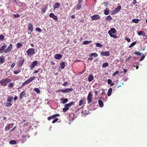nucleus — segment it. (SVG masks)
Listing matches in <instances>:
<instances>
[{
  "label": "nucleus",
  "mask_w": 147,
  "mask_h": 147,
  "mask_svg": "<svg viewBox=\"0 0 147 147\" xmlns=\"http://www.w3.org/2000/svg\"><path fill=\"white\" fill-rule=\"evenodd\" d=\"M60 100L62 102V103L63 104H64L67 103L68 101V100L67 98H61Z\"/></svg>",
  "instance_id": "20"
},
{
  "label": "nucleus",
  "mask_w": 147,
  "mask_h": 147,
  "mask_svg": "<svg viewBox=\"0 0 147 147\" xmlns=\"http://www.w3.org/2000/svg\"><path fill=\"white\" fill-rule=\"evenodd\" d=\"M109 10L108 9L106 8L105 11L104 13L105 15H108L109 13Z\"/></svg>",
  "instance_id": "31"
},
{
  "label": "nucleus",
  "mask_w": 147,
  "mask_h": 147,
  "mask_svg": "<svg viewBox=\"0 0 147 147\" xmlns=\"http://www.w3.org/2000/svg\"><path fill=\"white\" fill-rule=\"evenodd\" d=\"M98 103L100 107H103V102L102 100L99 99L98 100Z\"/></svg>",
  "instance_id": "22"
},
{
  "label": "nucleus",
  "mask_w": 147,
  "mask_h": 147,
  "mask_svg": "<svg viewBox=\"0 0 147 147\" xmlns=\"http://www.w3.org/2000/svg\"><path fill=\"white\" fill-rule=\"evenodd\" d=\"M109 64L107 62H106L103 64L102 65V67L105 68L108 66Z\"/></svg>",
  "instance_id": "34"
},
{
  "label": "nucleus",
  "mask_w": 147,
  "mask_h": 147,
  "mask_svg": "<svg viewBox=\"0 0 147 147\" xmlns=\"http://www.w3.org/2000/svg\"><path fill=\"white\" fill-rule=\"evenodd\" d=\"M74 103V102H72L66 104L64 105V106L67 108H69V107L72 105Z\"/></svg>",
  "instance_id": "17"
},
{
  "label": "nucleus",
  "mask_w": 147,
  "mask_h": 147,
  "mask_svg": "<svg viewBox=\"0 0 147 147\" xmlns=\"http://www.w3.org/2000/svg\"><path fill=\"white\" fill-rule=\"evenodd\" d=\"M106 19L107 20L110 21L112 19V18L110 15H109L107 17Z\"/></svg>",
  "instance_id": "42"
},
{
  "label": "nucleus",
  "mask_w": 147,
  "mask_h": 147,
  "mask_svg": "<svg viewBox=\"0 0 147 147\" xmlns=\"http://www.w3.org/2000/svg\"><path fill=\"white\" fill-rule=\"evenodd\" d=\"M100 55L102 56H108L110 55L109 52V51L102 52L100 53Z\"/></svg>",
  "instance_id": "12"
},
{
  "label": "nucleus",
  "mask_w": 147,
  "mask_h": 147,
  "mask_svg": "<svg viewBox=\"0 0 147 147\" xmlns=\"http://www.w3.org/2000/svg\"><path fill=\"white\" fill-rule=\"evenodd\" d=\"M12 47V45L11 44H10L7 48L4 51V52L5 53H8V52H10L11 50V48Z\"/></svg>",
  "instance_id": "8"
},
{
  "label": "nucleus",
  "mask_w": 147,
  "mask_h": 147,
  "mask_svg": "<svg viewBox=\"0 0 147 147\" xmlns=\"http://www.w3.org/2000/svg\"><path fill=\"white\" fill-rule=\"evenodd\" d=\"M11 80L9 78L3 79L0 81L1 85L3 86H6L7 84L11 82Z\"/></svg>",
  "instance_id": "1"
},
{
  "label": "nucleus",
  "mask_w": 147,
  "mask_h": 147,
  "mask_svg": "<svg viewBox=\"0 0 147 147\" xmlns=\"http://www.w3.org/2000/svg\"><path fill=\"white\" fill-rule=\"evenodd\" d=\"M63 86H65L69 85V83L67 82H65L63 84H62Z\"/></svg>",
  "instance_id": "48"
},
{
  "label": "nucleus",
  "mask_w": 147,
  "mask_h": 147,
  "mask_svg": "<svg viewBox=\"0 0 147 147\" xmlns=\"http://www.w3.org/2000/svg\"><path fill=\"white\" fill-rule=\"evenodd\" d=\"M5 104L7 107H11L12 105V104L11 102H6L5 103Z\"/></svg>",
  "instance_id": "29"
},
{
  "label": "nucleus",
  "mask_w": 147,
  "mask_h": 147,
  "mask_svg": "<svg viewBox=\"0 0 147 147\" xmlns=\"http://www.w3.org/2000/svg\"><path fill=\"white\" fill-rule=\"evenodd\" d=\"M22 46V45L20 43H18L17 44V47L18 48H20Z\"/></svg>",
  "instance_id": "44"
},
{
  "label": "nucleus",
  "mask_w": 147,
  "mask_h": 147,
  "mask_svg": "<svg viewBox=\"0 0 147 147\" xmlns=\"http://www.w3.org/2000/svg\"><path fill=\"white\" fill-rule=\"evenodd\" d=\"M25 94V93L23 91L20 94V99H21L24 96V95Z\"/></svg>",
  "instance_id": "26"
},
{
  "label": "nucleus",
  "mask_w": 147,
  "mask_h": 147,
  "mask_svg": "<svg viewBox=\"0 0 147 147\" xmlns=\"http://www.w3.org/2000/svg\"><path fill=\"white\" fill-rule=\"evenodd\" d=\"M35 30L36 31L38 32H41L42 31V30L39 28H36L35 29Z\"/></svg>",
  "instance_id": "43"
},
{
  "label": "nucleus",
  "mask_w": 147,
  "mask_h": 147,
  "mask_svg": "<svg viewBox=\"0 0 147 147\" xmlns=\"http://www.w3.org/2000/svg\"><path fill=\"white\" fill-rule=\"evenodd\" d=\"M14 86V84L12 83H9L8 85V87L9 89H11Z\"/></svg>",
  "instance_id": "37"
},
{
  "label": "nucleus",
  "mask_w": 147,
  "mask_h": 147,
  "mask_svg": "<svg viewBox=\"0 0 147 147\" xmlns=\"http://www.w3.org/2000/svg\"><path fill=\"white\" fill-rule=\"evenodd\" d=\"M132 21L135 23H138L139 21L138 19H133L132 20Z\"/></svg>",
  "instance_id": "36"
},
{
  "label": "nucleus",
  "mask_w": 147,
  "mask_h": 147,
  "mask_svg": "<svg viewBox=\"0 0 147 147\" xmlns=\"http://www.w3.org/2000/svg\"><path fill=\"white\" fill-rule=\"evenodd\" d=\"M38 64V61H34L32 62L30 66V69H32L34 68L35 66L37 65Z\"/></svg>",
  "instance_id": "9"
},
{
  "label": "nucleus",
  "mask_w": 147,
  "mask_h": 147,
  "mask_svg": "<svg viewBox=\"0 0 147 147\" xmlns=\"http://www.w3.org/2000/svg\"><path fill=\"white\" fill-rule=\"evenodd\" d=\"M73 90V89L72 88H67L65 90L61 89L60 90V91L61 92L63 93H68L69 92L72 91Z\"/></svg>",
  "instance_id": "5"
},
{
  "label": "nucleus",
  "mask_w": 147,
  "mask_h": 147,
  "mask_svg": "<svg viewBox=\"0 0 147 147\" xmlns=\"http://www.w3.org/2000/svg\"><path fill=\"white\" fill-rule=\"evenodd\" d=\"M91 18L93 20H96L100 18V16L97 14L94 15L92 16H91Z\"/></svg>",
  "instance_id": "11"
},
{
  "label": "nucleus",
  "mask_w": 147,
  "mask_h": 147,
  "mask_svg": "<svg viewBox=\"0 0 147 147\" xmlns=\"http://www.w3.org/2000/svg\"><path fill=\"white\" fill-rule=\"evenodd\" d=\"M63 57V55L60 54H56L55 55V58L57 60H59Z\"/></svg>",
  "instance_id": "15"
},
{
  "label": "nucleus",
  "mask_w": 147,
  "mask_h": 147,
  "mask_svg": "<svg viewBox=\"0 0 147 147\" xmlns=\"http://www.w3.org/2000/svg\"><path fill=\"white\" fill-rule=\"evenodd\" d=\"M93 59V58H92V57L89 58L88 59V60L90 61H91Z\"/></svg>",
  "instance_id": "62"
},
{
  "label": "nucleus",
  "mask_w": 147,
  "mask_h": 147,
  "mask_svg": "<svg viewBox=\"0 0 147 147\" xmlns=\"http://www.w3.org/2000/svg\"><path fill=\"white\" fill-rule=\"evenodd\" d=\"M13 99V97L12 96H8L7 98V100L6 101L7 102H12V100Z\"/></svg>",
  "instance_id": "21"
},
{
  "label": "nucleus",
  "mask_w": 147,
  "mask_h": 147,
  "mask_svg": "<svg viewBox=\"0 0 147 147\" xmlns=\"http://www.w3.org/2000/svg\"><path fill=\"white\" fill-rule=\"evenodd\" d=\"M111 37H113L114 38H117V37L115 35L111 34L110 35Z\"/></svg>",
  "instance_id": "50"
},
{
  "label": "nucleus",
  "mask_w": 147,
  "mask_h": 147,
  "mask_svg": "<svg viewBox=\"0 0 147 147\" xmlns=\"http://www.w3.org/2000/svg\"><path fill=\"white\" fill-rule=\"evenodd\" d=\"M24 61V60L23 59H20L18 61V64L17 66L18 67L22 66L23 64Z\"/></svg>",
  "instance_id": "10"
},
{
  "label": "nucleus",
  "mask_w": 147,
  "mask_h": 147,
  "mask_svg": "<svg viewBox=\"0 0 147 147\" xmlns=\"http://www.w3.org/2000/svg\"><path fill=\"white\" fill-rule=\"evenodd\" d=\"M137 43V41H135L132 42L129 46V48H131L134 46Z\"/></svg>",
  "instance_id": "33"
},
{
  "label": "nucleus",
  "mask_w": 147,
  "mask_h": 147,
  "mask_svg": "<svg viewBox=\"0 0 147 147\" xmlns=\"http://www.w3.org/2000/svg\"><path fill=\"white\" fill-rule=\"evenodd\" d=\"M144 33V32L142 31H140L138 32V34L139 35H141L143 34Z\"/></svg>",
  "instance_id": "46"
},
{
  "label": "nucleus",
  "mask_w": 147,
  "mask_h": 147,
  "mask_svg": "<svg viewBox=\"0 0 147 147\" xmlns=\"http://www.w3.org/2000/svg\"><path fill=\"white\" fill-rule=\"evenodd\" d=\"M13 16L15 18H19L20 17V15L19 14H13Z\"/></svg>",
  "instance_id": "47"
},
{
  "label": "nucleus",
  "mask_w": 147,
  "mask_h": 147,
  "mask_svg": "<svg viewBox=\"0 0 147 147\" xmlns=\"http://www.w3.org/2000/svg\"><path fill=\"white\" fill-rule=\"evenodd\" d=\"M28 30L32 32L33 30V27L31 23H30L28 25Z\"/></svg>",
  "instance_id": "13"
},
{
  "label": "nucleus",
  "mask_w": 147,
  "mask_h": 147,
  "mask_svg": "<svg viewBox=\"0 0 147 147\" xmlns=\"http://www.w3.org/2000/svg\"><path fill=\"white\" fill-rule=\"evenodd\" d=\"M112 89L111 88H109V89L108 90V93H107V95L108 96H110L111 94V93L112 92Z\"/></svg>",
  "instance_id": "27"
},
{
  "label": "nucleus",
  "mask_w": 147,
  "mask_h": 147,
  "mask_svg": "<svg viewBox=\"0 0 147 147\" xmlns=\"http://www.w3.org/2000/svg\"><path fill=\"white\" fill-rule=\"evenodd\" d=\"M16 127V126L14 127L12 129H11V131H12L14 130L15 129Z\"/></svg>",
  "instance_id": "64"
},
{
  "label": "nucleus",
  "mask_w": 147,
  "mask_h": 147,
  "mask_svg": "<svg viewBox=\"0 0 147 147\" xmlns=\"http://www.w3.org/2000/svg\"><path fill=\"white\" fill-rule=\"evenodd\" d=\"M67 63L66 61H64L60 63V66L62 69H64L65 67V64Z\"/></svg>",
  "instance_id": "23"
},
{
  "label": "nucleus",
  "mask_w": 147,
  "mask_h": 147,
  "mask_svg": "<svg viewBox=\"0 0 147 147\" xmlns=\"http://www.w3.org/2000/svg\"><path fill=\"white\" fill-rule=\"evenodd\" d=\"M5 59L3 56H1L0 57V63L2 64L5 62Z\"/></svg>",
  "instance_id": "24"
},
{
  "label": "nucleus",
  "mask_w": 147,
  "mask_h": 147,
  "mask_svg": "<svg viewBox=\"0 0 147 147\" xmlns=\"http://www.w3.org/2000/svg\"><path fill=\"white\" fill-rule=\"evenodd\" d=\"M92 42V41L91 40H90V41L86 40L83 42V44L84 45L88 44H90V43Z\"/></svg>",
  "instance_id": "30"
},
{
  "label": "nucleus",
  "mask_w": 147,
  "mask_h": 147,
  "mask_svg": "<svg viewBox=\"0 0 147 147\" xmlns=\"http://www.w3.org/2000/svg\"><path fill=\"white\" fill-rule=\"evenodd\" d=\"M116 32V29L115 28H111L110 30L108 31V33L110 35L115 33Z\"/></svg>",
  "instance_id": "6"
},
{
  "label": "nucleus",
  "mask_w": 147,
  "mask_h": 147,
  "mask_svg": "<svg viewBox=\"0 0 147 147\" xmlns=\"http://www.w3.org/2000/svg\"><path fill=\"white\" fill-rule=\"evenodd\" d=\"M69 109V108H67L65 107L63 109V111L64 112H65Z\"/></svg>",
  "instance_id": "49"
},
{
  "label": "nucleus",
  "mask_w": 147,
  "mask_h": 147,
  "mask_svg": "<svg viewBox=\"0 0 147 147\" xmlns=\"http://www.w3.org/2000/svg\"><path fill=\"white\" fill-rule=\"evenodd\" d=\"M54 115L55 116V117H58L60 116L59 115V114H56Z\"/></svg>",
  "instance_id": "63"
},
{
  "label": "nucleus",
  "mask_w": 147,
  "mask_h": 147,
  "mask_svg": "<svg viewBox=\"0 0 147 147\" xmlns=\"http://www.w3.org/2000/svg\"><path fill=\"white\" fill-rule=\"evenodd\" d=\"M58 120V118H56V119H55L53 121H52V123H55Z\"/></svg>",
  "instance_id": "56"
},
{
  "label": "nucleus",
  "mask_w": 147,
  "mask_h": 147,
  "mask_svg": "<svg viewBox=\"0 0 147 147\" xmlns=\"http://www.w3.org/2000/svg\"><path fill=\"white\" fill-rule=\"evenodd\" d=\"M15 64L14 63H12L11 65V68H13L15 66Z\"/></svg>",
  "instance_id": "59"
},
{
  "label": "nucleus",
  "mask_w": 147,
  "mask_h": 147,
  "mask_svg": "<svg viewBox=\"0 0 147 147\" xmlns=\"http://www.w3.org/2000/svg\"><path fill=\"white\" fill-rule=\"evenodd\" d=\"M119 71H116L113 74V76H115L117 74H118L119 73Z\"/></svg>",
  "instance_id": "54"
},
{
  "label": "nucleus",
  "mask_w": 147,
  "mask_h": 147,
  "mask_svg": "<svg viewBox=\"0 0 147 147\" xmlns=\"http://www.w3.org/2000/svg\"><path fill=\"white\" fill-rule=\"evenodd\" d=\"M134 54L138 56H140L141 55V54L139 52H135Z\"/></svg>",
  "instance_id": "51"
},
{
  "label": "nucleus",
  "mask_w": 147,
  "mask_h": 147,
  "mask_svg": "<svg viewBox=\"0 0 147 147\" xmlns=\"http://www.w3.org/2000/svg\"><path fill=\"white\" fill-rule=\"evenodd\" d=\"M49 16L53 18L55 20H58L57 17L55 16L54 14L53 13H51L49 15Z\"/></svg>",
  "instance_id": "18"
},
{
  "label": "nucleus",
  "mask_w": 147,
  "mask_h": 147,
  "mask_svg": "<svg viewBox=\"0 0 147 147\" xmlns=\"http://www.w3.org/2000/svg\"><path fill=\"white\" fill-rule=\"evenodd\" d=\"M85 100V99L84 98H82V99H81L79 101V106H81L82 105L83 103V102H84Z\"/></svg>",
  "instance_id": "28"
},
{
  "label": "nucleus",
  "mask_w": 147,
  "mask_h": 147,
  "mask_svg": "<svg viewBox=\"0 0 147 147\" xmlns=\"http://www.w3.org/2000/svg\"><path fill=\"white\" fill-rule=\"evenodd\" d=\"M121 7L120 6H118L113 11V13L116 14L121 9Z\"/></svg>",
  "instance_id": "14"
},
{
  "label": "nucleus",
  "mask_w": 147,
  "mask_h": 147,
  "mask_svg": "<svg viewBox=\"0 0 147 147\" xmlns=\"http://www.w3.org/2000/svg\"><path fill=\"white\" fill-rule=\"evenodd\" d=\"M92 95L91 92L89 93L88 95L87 96V101L88 104L90 103L92 100Z\"/></svg>",
  "instance_id": "4"
},
{
  "label": "nucleus",
  "mask_w": 147,
  "mask_h": 147,
  "mask_svg": "<svg viewBox=\"0 0 147 147\" xmlns=\"http://www.w3.org/2000/svg\"><path fill=\"white\" fill-rule=\"evenodd\" d=\"M28 56H33L35 53V50L33 48H30L26 51Z\"/></svg>",
  "instance_id": "2"
},
{
  "label": "nucleus",
  "mask_w": 147,
  "mask_h": 147,
  "mask_svg": "<svg viewBox=\"0 0 147 147\" xmlns=\"http://www.w3.org/2000/svg\"><path fill=\"white\" fill-rule=\"evenodd\" d=\"M9 143L11 144H15L16 143V142L15 140H11L10 141Z\"/></svg>",
  "instance_id": "38"
},
{
  "label": "nucleus",
  "mask_w": 147,
  "mask_h": 147,
  "mask_svg": "<svg viewBox=\"0 0 147 147\" xmlns=\"http://www.w3.org/2000/svg\"><path fill=\"white\" fill-rule=\"evenodd\" d=\"M21 70L18 69L17 71H13V73L15 74H17L20 73L21 72Z\"/></svg>",
  "instance_id": "40"
},
{
  "label": "nucleus",
  "mask_w": 147,
  "mask_h": 147,
  "mask_svg": "<svg viewBox=\"0 0 147 147\" xmlns=\"http://www.w3.org/2000/svg\"><path fill=\"white\" fill-rule=\"evenodd\" d=\"M52 118V117L51 116H50L49 117H48L47 118V119L48 120H51Z\"/></svg>",
  "instance_id": "60"
},
{
  "label": "nucleus",
  "mask_w": 147,
  "mask_h": 147,
  "mask_svg": "<svg viewBox=\"0 0 147 147\" xmlns=\"http://www.w3.org/2000/svg\"><path fill=\"white\" fill-rule=\"evenodd\" d=\"M13 123H12L9 124L8 125L6 126L5 128V131H7L9 130L11 128L13 127Z\"/></svg>",
  "instance_id": "7"
},
{
  "label": "nucleus",
  "mask_w": 147,
  "mask_h": 147,
  "mask_svg": "<svg viewBox=\"0 0 147 147\" xmlns=\"http://www.w3.org/2000/svg\"><path fill=\"white\" fill-rule=\"evenodd\" d=\"M34 90L38 94H39L40 92V90L38 88H35L34 89Z\"/></svg>",
  "instance_id": "39"
},
{
  "label": "nucleus",
  "mask_w": 147,
  "mask_h": 147,
  "mask_svg": "<svg viewBox=\"0 0 147 147\" xmlns=\"http://www.w3.org/2000/svg\"><path fill=\"white\" fill-rule=\"evenodd\" d=\"M94 79L93 76L92 74H90L88 77V80L89 82H91Z\"/></svg>",
  "instance_id": "19"
},
{
  "label": "nucleus",
  "mask_w": 147,
  "mask_h": 147,
  "mask_svg": "<svg viewBox=\"0 0 147 147\" xmlns=\"http://www.w3.org/2000/svg\"><path fill=\"white\" fill-rule=\"evenodd\" d=\"M131 57L130 56H129V57L126 59V61H127L128 62L129 61V60L131 58Z\"/></svg>",
  "instance_id": "53"
},
{
  "label": "nucleus",
  "mask_w": 147,
  "mask_h": 147,
  "mask_svg": "<svg viewBox=\"0 0 147 147\" xmlns=\"http://www.w3.org/2000/svg\"><path fill=\"white\" fill-rule=\"evenodd\" d=\"M35 78L34 76H33L30 77V78L25 81L22 84V86H24L25 85L28 84L30 82H32L33 80L35 79Z\"/></svg>",
  "instance_id": "3"
},
{
  "label": "nucleus",
  "mask_w": 147,
  "mask_h": 147,
  "mask_svg": "<svg viewBox=\"0 0 147 147\" xmlns=\"http://www.w3.org/2000/svg\"><path fill=\"white\" fill-rule=\"evenodd\" d=\"M96 46L98 47H103V45L100 43L97 42L96 44Z\"/></svg>",
  "instance_id": "35"
},
{
  "label": "nucleus",
  "mask_w": 147,
  "mask_h": 147,
  "mask_svg": "<svg viewBox=\"0 0 147 147\" xmlns=\"http://www.w3.org/2000/svg\"><path fill=\"white\" fill-rule=\"evenodd\" d=\"M4 39V36L1 34L0 35V41H3V40Z\"/></svg>",
  "instance_id": "41"
},
{
  "label": "nucleus",
  "mask_w": 147,
  "mask_h": 147,
  "mask_svg": "<svg viewBox=\"0 0 147 147\" xmlns=\"http://www.w3.org/2000/svg\"><path fill=\"white\" fill-rule=\"evenodd\" d=\"M125 40L127 41L128 42H130L131 41L130 39L128 38H126Z\"/></svg>",
  "instance_id": "57"
},
{
  "label": "nucleus",
  "mask_w": 147,
  "mask_h": 147,
  "mask_svg": "<svg viewBox=\"0 0 147 147\" xmlns=\"http://www.w3.org/2000/svg\"><path fill=\"white\" fill-rule=\"evenodd\" d=\"M112 83V81L111 79H109L107 81V83L108 84H111Z\"/></svg>",
  "instance_id": "55"
},
{
  "label": "nucleus",
  "mask_w": 147,
  "mask_h": 147,
  "mask_svg": "<svg viewBox=\"0 0 147 147\" xmlns=\"http://www.w3.org/2000/svg\"><path fill=\"white\" fill-rule=\"evenodd\" d=\"M18 99V97L17 96H16L14 98V100H17Z\"/></svg>",
  "instance_id": "61"
},
{
  "label": "nucleus",
  "mask_w": 147,
  "mask_h": 147,
  "mask_svg": "<svg viewBox=\"0 0 147 147\" xmlns=\"http://www.w3.org/2000/svg\"><path fill=\"white\" fill-rule=\"evenodd\" d=\"M137 3L136 0H133V1L132 2V3L134 5H135L136 3Z\"/></svg>",
  "instance_id": "58"
},
{
  "label": "nucleus",
  "mask_w": 147,
  "mask_h": 147,
  "mask_svg": "<svg viewBox=\"0 0 147 147\" xmlns=\"http://www.w3.org/2000/svg\"><path fill=\"white\" fill-rule=\"evenodd\" d=\"M81 8V5L80 4H78L77 5V10L80 9Z\"/></svg>",
  "instance_id": "45"
},
{
  "label": "nucleus",
  "mask_w": 147,
  "mask_h": 147,
  "mask_svg": "<svg viewBox=\"0 0 147 147\" xmlns=\"http://www.w3.org/2000/svg\"><path fill=\"white\" fill-rule=\"evenodd\" d=\"M90 56L91 57H96L98 56V55L96 53H92L90 54Z\"/></svg>",
  "instance_id": "32"
},
{
  "label": "nucleus",
  "mask_w": 147,
  "mask_h": 147,
  "mask_svg": "<svg viewBox=\"0 0 147 147\" xmlns=\"http://www.w3.org/2000/svg\"><path fill=\"white\" fill-rule=\"evenodd\" d=\"M145 57V56L144 55L142 57H141V58L139 59V61H140L143 60L144 58Z\"/></svg>",
  "instance_id": "52"
},
{
  "label": "nucleus",
  "mask_w": 147,
  "mask_h": 147,
  "mask_svg": "<svg viewBox=\"0 0 147 147\" xmlns=\"http://www.w3.org/2000/svg\"><path fill=\"white\" fill-rule=\"evenodd\" d=\"M60 4L59 3H56L55 5L54 6V9L56 8H58L59 7Z\"/></svg>",
  "instance_id": "25"
},
{
  "label": "nucleus",
  "mask_w": 147,
  "mask_h": 147,
  "mask_svg": "<svg viewBox=\"0 0 147 147\" xmlns=\"http://www.w3.org/2000/svg\"><path fill=\"white\" fill-rule=\"evenodd\" d=\"M6 47L7 46L5 45H2L1 48L0 49V53H2L4 52V51H5V50Z\"/></svg>",
  "instance_id": "16"
}]
</instances>
